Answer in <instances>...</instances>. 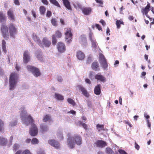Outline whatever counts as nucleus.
<instances>
[{
  "label": "nucleus",
  "instance_id": "1",
  "mask_svg": "<svg viewBox=\"0 0 154 154\" xmlns=\"http://www.w3.org/2000/svg\"><path fill=\"white\" fill-rule=\"evenodd\" d=\"M67 141L69 146L72 149L74 147L75 143L78 145H81L82 143V139L80 136L75 134L72 138L71 137L68 138Z\"/></svg>",
  "mask_w": 154,
  "mask_h": 154
},
{
  "label": "nucleus",
  "instance_id": "2",
  "mask_svg": "<svg viewBox=\"0 0 154 154\" xmlns=\"http://www.w3.org/2000/svg\"><path fill=\"white\" fill-rule=\"evenodd\" d=\"M18 80V75L15 72L11 73L9 77V85L10 90H13Z\"/></svg>",
  "mask_w": 154,
  "mask_h": 154
},
{
  "label": "nucleus",
  "instance_id": "3",
  "mask_svg": "<svg viewBox=\"0 0 154 154\" xmlns=\"http://www.w3.org/2000/svg\"><path fill=\"white\" fill-rule=\"evenodd\" d=\"M8 30L11 38H15V35L17 34V29L13 24H10L8 27Z\"/></svg>",
  "mask_w": 154,
  "mask_h": 154
},
{
  "label": "nucleus",
  "instance_id": "4",
  "mask_svg": "<svg viewBox=\"0 0 154 154\" xmlns=\"http://www.w3.org/2000/svg\"><path fill=\"white\" fill-rule=\"evenodd\" d=\"M65 29L66 30L65 32V39L67 43H70L72 41V29L71 28L69 27L66 28Z\"/></svg>",
  "mask_w": 154,
  "mask_h": 154
},
{
  "label": "nucleus",
  "instance_id": "5",
  "mask_svg": "<svg viewBox=\"0 0 154 154\" xmlns=\"http://www.w3.org/2000/svg\"><path fill=\"white\" fill-rule=\"evenodd\" d=\"M27 68L28 70L31 71L35 77H38L41 75L39 70L38 68L30 65L27 66Z\"/></svg>",
  "mask_w": 154,
  "mask_h": 154
},
{
  "label": "nucleus",
  "instance_id": "6",
  "mask_svg": "<svg viewBox=\"0 0 154 154\" xmlns=\"http://www.w3.org/2000/svg\"><path fill=\"white\" fill-rule=\"evenodd\" d=\"M22 119L23 123L26 125L33 123L34 121L30 115H26L24 117L22 116Z\"/></svg>",
  "mask_w": 154,
  "mask_h": 154
},
{
  "label": "nucleus",
  "instance_id": "7",
  "mask_svg": "<svg viewBox=\"0 0 154 154\" xmlns=\"http://www.w3.org/2000/svg\"><path fill=\"white\" fill-rule=\"evenodd\" d=\"M38 132V129L36 125L34 123L31 124L29 131L30 135L32 136H35L37 135Z\"/></svg>",
  "mask_w": 154,
  "mask_h": 154
},
{
  "label": "nucleus",
  "instance_id": "8",
  "mask_svg": "<svg viewBox=\"0 0 154 154\" xmlns=\"http://www.w3.org/2000/svg\"><path fill=\"white\" fill-rule=\"evenodd\" d=\"M99 61L102 66L105 70L107 69L108 66V64L104 56L101 54L99 56Z\"/></svg>",
  "mask_w": 154,
  "mask_h": 154
},
{
  "label": "nucleus",
  "instance_id": "9",
  "mask_svg": "<svg viewBox=\"0 0 154 154\" xmlns=\"http://www.w3.org/2000/svg\"><path fill=\"white\" fill-rule=\"evenodd\" d=\"M1 31L2 36L4 38H8V29L6 26L4 25H2L1 26Z\"/></svg>",
  "mask_w": 154,
  "mask_h": 154
},
{
  "label": "nucleus",
  "instance_id": "10",
  "mask_svg": "<svg viewBox=\"0 0 154 154\" xmlns=\"http://www.w3.org/2000/svg\"><path fill=\"white\" fill-rule=\"evenodd\" d=\"M57 48L59 52L63 53L66 51V46L63 42H60L57 45Z\"/></svg>",
  "mask_w": 154,
  "mask_h": 154
},
{
  "label": "nucleus",
  "instance_id": "11",
  "mask_svg": "<svg viewBox=\"0 0 154 154\" xmlns=\"http://www.w3.org/2000/svg\"><path fill=\"white\" fill-rule=\"evenodd\" d=\"M48 143L51 146L57 149L60 148V144L58 142L54 139L50 140L48 141Z\"/></svg>",
  "mask_w": 154,
  "mask_h": 154
},
{
  "label": "nucleus",
  "instance_id": "12",
  "mask_svg": "<svg viewBox=\"0 0 154 154\" xmlns=\"http://www.w3.org/2000/svg\"><path fill=\"white\" fill-rule=\"evenodd\" d=\"M151 7L150 4L148 3L147 5L144 8H143L141 11L143 15H145L147 17H148V13L150 11V8Z\"/></svg>",
  "mask_w": 154,
  "mask_h": 154
},
{
  "label": "nucleus",
  "instance_id": "13",
  "mask_svg": "<svg viewBox=\"0 0 154 154\" xmlns=\"http://www.w3.org/2000/svg\"><path fill=\"white\" fill-rule=\"evenodd\" d=\"M30 60V57L28 51H26L23 54V62L25 63H28Z\"/></svg>",
  "mask_w": 154,
  "mask_h": 154
},
{
  "label": "nucleus",
  "instance_id": "14",
  "mask_svg": "<svg viewBox=\"0 0 154 154\" xmlns=\"http://www.w3.org/2000/svg\"><path fill=\"white\" fill-rule=\"evenodd\" d=\"M95 144L97 147L101 148L107 146L106 143L102 140H97L95 142Z\"/></svg>",
  "mask_w": 154,
  "mask_h": 154
},
{
  "label": "nucleus",
  "instance_id": "15",
  "mask_svg": "<svg viewBox=\"0 0 154 154\" xmlns=\"http://www.w3.org/2000/svg\"><path fill=\"white\" fill-rule=\"evenodd\" d=\"M32 38L35 42H38V45L40 47L44 48L43 44L39 39V38L35 33L32 34Z\"/></svg>",
  "mask_w": 154,
  "mask_h": 154
},
{
  "label": "nucleus",
  "instance_id": "16",
  "mask_svg": "<svg viewBox=\"0 0 154 154\" xmlns=\"http://www.w3.org/2000/svg\"><path fill=\"white\" fill-rule=\"evenodd\" d=\"M77 88L80 91L82 94L85 96H88L89 94L87 90L82 86L80 85H78L77 86Z\"/></svg>",
  "mask_w": 154,
  "mask_h": 154
},
{
  "label": "nucleus",
  "instance_id": "17",
  "mask_svg": "<svg viewBox=\"0 0 154 154\" xmlns=\"http://www.w3.org/2000/svg\"><path fill=\"white\" fill-rule=\"evenodd\" d=\"M44 46L46 48H48L50 47L51 44V42L50 41L48 40L46 37H44L43 38L42 42Z\"/></svg>",
  "mask_w": 154,
  "mask_h": 154
},
{
  "label": "nucleus",
  "instance_id": "18",
  "mask_svg": "<svg viewBox=\"0 0 154 154\" xmlns=\"http://www.w3.org/2000/svg\"><path fill=\"white\" fill-rule=\"evenodd\" d=\"M91 68L94 71H99L100 70L99 65L97 62L94 61L92 64Z\"/></svg>",
  "mask_w": 154,
  "mask_h": 154
},
{
  "label": "nucleus",
  "instance_id": "19",
  "mask_svg": "<svg viewBox=\"0 0 154 154\" xmlns=\"http://www.w3.org/2000/svg\"><path fill=\"white\" fill-rule=\"evenodd\" d=\"M95 78L98 81L104 82L106 81V79L104 76L101 75L100 73H98L95 76Z\"/></svg>",
  "mask_w": 154,
  "mask_h": 154
},
{
  "label": "nucleus",
  "instance_id": "20",
  "mask_svg": "<svg viewBox=\"0 0 154 154\" xmlns=\"http://www.w3.org/2000/svg\"><path fill=\"white\" fill-rule=\"evenodd\" d=\"M92 11V8L90 7H85L82 9V12L86 15H89L91 12Z\"/></svg>",
  "mask_w": 154,
  "mask_h": 154
},
{
  "label": "nucleus",
  "instance_id": "21",
  "mask_svg": "<svg viewBox=\"0 0 154 154\" xmlns=\"http://www.w3.org/2000/svg\"><path fill=\"white\" fill-rule=\"evenodd\" d=\"M7 14L9 19L12 20H15V17L12 9H9L7 12Z\"/></svg>",
  "mask_w": 154,
  "mask_h": 154
},
{
  "label": "nucleus",
  "instance_id": "22",
  "mask_svg": "<svg viewBox=\"0 0 154 154\" xmlns=\"http://www.w3.org/2000/svg\"><path fill=\"white\" fill-rule=\"evenodd\" d=\"M76 57L79 60H82L85 58V55L83 52L79 51L76 53Z\"/></svg>",
  "mask_w": 154,
  "mask_h": 154
},
{
  "label": "nucleus",
  "instance_id": "23",
  "mask_svg": "<svg viewBox=\"0 0 154 154\" xmlns=\"http://www.w3.org/2000/svg\"><path fill=\"white\" fill-rule=\"evenodd\" d=\"M62 1L65 7L69 10H72L71 5L68 0H62Z\"/></svg>",
  "mask_w": 154,
  "mask_h": 154
},
{
  "label": "nucleus",
  "instance_id": "24",
  "mask_svg": "<svg viewBox=\"0 0 154 154\" xmlns=\"http://www.w3.org/2000/svg\"><path fill=\"white\" fill-rule=\"evenodd\" d=\"M100 85L98 84L96 86L94 90V93L97 95H99L101 93L100 91Z\"/></svg>",
  "mask_w": 154,
  "mask_h": 154
},
{
  "label": "nucleus",
  "instance_id": "25",
  "mask_svg": "<svg viewBox=\"0 0 154 154\" xmlns=\"http://www.w3.org/2000/svg\"><path fill=\"white\" fill-rule=\"evenodd\" d=\"M51 120V117L49 114H46L43 117V122H44L48 121L50 122Z\"/></svg>",
  "mask_w": 154,
  "mask_h": 154
},
{
  "label": "nucleus",
  "instance_id": "26",
  "mask_svg": "<svg viewBox=\"0 0 154 154\" xmlns=\"http://www.w3.org/2000/svg\"><path fill=\"white\" fill-rule=\"evenodd\" d=\"M7 142L6 139L3 137H0V145L5 146L7 144Z\"/></svg>",
  "mask_w": 154,
  "mask_h": 154
},
{
  "label": "nucleus",
  "instance_id": "27",
  "mask_svg": "<svg viewBox=\"0 0 154 154\" xmlns=\"http://www.w3.org/2000/svg\"><path fill=\"white\" fill-rule=\"evenodd\" d=\"M6 20L5 14L2 11L0 12V22H2Z\"/></svg>",
  "mask_w": 154,
  "mask_h": 154
},
{
  "label": "nucleus",
  "instance_id": "28",
  "mask_svg": "<svg viewBox=\"0 0 154 154\" xmlns=\"http://www.w3.org/2000/svg\"><path fill=\"white\" fill-rule=\"evenodd\" d=\"M96 127L97 129L99 132L101 131H104L105 130L104 126L103 125H100L99 124H97L96 125Z\"/></svg>",
  "mask_w": 154,
  "mask_h": 154
},
{
  "label": "nucleus",
  "instance_id": "29",
  "mask_svg": "<svg viewBox=\"0 0 154 154\" xmlns=\"http://www.w3.org/2000/svg\"><path fill=\"white\" fill-rule=\"evenodd\" d=\"M39 11L41 14L44 15L46 11V8L45 6H41L39 8Z\"/></svg>",
  "mask_w": 154,
  "mask_h": 154
},
{
  "label": "nucleus",
  "instance_id": "30",
  "mask_svg": "<svg viewBox=\"0 0 154 154\" xmlns=\"http://www.w3.org/2000/svg\"><path fill=\"white\" fill-rule=\"evenodd\" d=\"M49 1L53 5L58 7L60 8V5L56 0H49Z\"/></svg>",
  "mask_w": 154,
  "mask_h": 154
},
{
  "label": "nucleus",
  "instance_id": "31",
  "mask_svg": "<svg viewBox=\"0 0 154 154\" xmlns=\"http://www.w3.org/2000/svg\"><path fill=\"white\" fill-rule=\"evenodd\" d=\"M40 128L42 131H46L48 130V127L43 124H41Z\"/></svg>",
  "mask_w": 154,
  "mask_h": 154
},
{
  "label": "nucleus",
  "instance_id": "32",
  "mask_svg": "<svg viewBox=\"0 0 154 154\" xmlns=\"http://www.w3.org/2000/svg\"><path fill=\"white\" fill-rule=\"evenodd\" d=\"M39 143L38 140L36 138H32L31 141V143L32 144H37Z\"/></svg>",
  "mask_w": 154,
  "mask_h": 154
},
{
  "label": "nucleus",
  "instance_id": "33",
  "mask_svg": "<svg viewBox=\"0 0 154 154\" xmlns=\"http://www.w3.org/2000/svg\"><path fill=\"white\" fill-rule=\"evenodd\" d=\"M55 37L56 36L57 38H60L62 36V34L61 32L59 30H57L55 32Z\"/></svg>",
  "mask_w": 154,
  "mask_h": 154
},
{
  "label": "nucleus",
  "instance_id": "34",
  "mask_svg": "<svg viewBox=\"0 0 154 154\" xmlns=\"http://www.w3.org/2000/svg\"><path fill=\"white\" fill-rule=\"evenodd\" d=\"M106 152L108 154H114V152L110 148H106Z\"/></svg>",
  "mask_w": 154,
  "mask_h": 154
},
{
  "label": "nucleus",
  "instance_id": "35",
  "mask_svg": "<svg viewBox=\"0 0 154 154\" xmlns=\"http://www.w3.org/2000/svg\"><path fill=\"white\" fill-rule=\"evenodd\" d=\"M57 42V40L55 37V35H53L52 36V43L53 45H56Z\"/></svg>",
  "mask_w": 154,
  "mask_h": 154
},
{
  "label": "nucleus",
  "instance_id": "36",
  "mask_svg": "<svg viewBox=\"0 0 154 154\" xmlns=\"http://www.w3.org/2000/svg\"><path fill=\"white\" fill-rule=\"evenodd\" d=\"M51 23L54 26H56L57 25L56 20L54 18H53L51 20Z\"/></svg>",
  "mask_w": 154,
  "mask_h": 154
},
{
  "label": "nucleus",
  "instance_id": "37",
  "mask_svg": "<svg viewBox=\"0 0 154 154\" xmlns=\"http://www.w3.org/2000/svg\"><path fill=\"white\" fill-rule=\"evenodd\" d=\"M123 23V22L122 21H121L120 20H117L116 21V25L117 28L118 29L120 28L121 27V24H122Z\"/></svg>",
  "mask_w": 154,
  "mask_h": 154
},
{
  "label": "nucleus",
  "instance_id": "38",
  "mask_svg": "<svg viewBox=\"0 0 154 154\" xmlns=\"http://www.w3.org/2000/svg\"><path fill=\"white\" fill-rule=\"evenodd\" d=\"M4 122L0 119V131H2L4 130Z\"/></svg>",
  "mask_w": 154,
  "mask_h": 154
},
{
  "label": "nucleus",
  "instance_id": "39",
  "mask_svg": "<svg viewBox=\"0 0 154 154\" xmlns=\"http://www.w3.org/2000/svg\"><path fill=\"white\" fill-rule=\"evenodd\" d=\"M67 101L69 103L72 104L73 106H75L76 105V103L74 101L70 98H68L67 100Z\"/></svg>",
  "mask_w": 154,
  "mask_h": 154
},
{
  "label": "nucleus",
  "instance_id": "40",
  "mask_svg": "<svg viewBox=\"0 0 154 154\" xmlns=\"http://www.w3.org/2000/svg\"><path fill=\"white\" fill-rule=\"evenodd\" d=\"M17 124L16 120H15L10 122L9 123V126L10 127H13L16 125Z\"/></svg>",
  "mask_w": 154,
  "mask_h": 154
},
{
  "label": "nucleus",
  "instance_id": "41",
  "mask_svg": "<svg viewBox=\"0 0 154 154\" xmlns=\"http://www.w3.org/2000/svg\"><path fill=\"white\" fill-rule=\"evenodd\" d=\"M57 136L60 140H62L63 138V134L61 132H58L57 134Z\"/></svg>",
  "mask_w": 154,
  "mask_h": 154
},
{
  "label": "nucleus",
  "instance_id": "42",
  "mask_svg": "<svg viewBox=\"0 0 154 154\" xmlns=\"http://www.w3.org/2000/svg\"><path fill=\"white\" fill-rule=\"evenodd\" d=\"M21 154H32L30 151L28 149H25L22 153Z\"/></svg>",
  "mask_w": 154,
  "mask_h": 154
},
{
  "label": "nucleus",
  "instance_id": "43",
  "mask_svg": "<svg viewBox=\"0 0 154 154\" xmlns=\"http://www.w3.org/2000/svg\"><path fill=\"white\" fill-rule=\"evenodd\" d=\"M19 145L17 144H15L13 146L14 150L16 151L19 148Z\"/></svg>",
  "mask_w": 154,
  "mask_h": 154
},
{
  "label": "nucleus",
  "instance_id": "44",
  "mask_svg": "<svg viewBox=\"0 0 154 154\" xmlns=\"http://www.w3.org/2000/svg\"><path fill=\"white\" fill-rule=\"evenodd\" d=\"M93 47L96 48L97 47V43L95 40L91 41Z\"/></svg>",
  "mask_w": 154,
  "mask_h": 154
},
{
  "label": "nucleus",
  "instance_id": "45",
  "mask_svg": "<svg viewBox=\"0 0 154 154\" xmlns=\"http://www.w3.org/2000/svg\"><path fill=\"white\" fill-rule=\"evenodd\" d=\"M95 1L97 3H98L100 5H99V6H101L102 7H103V6H102L101 5H103V1L101 0H95Z\"/></svg>",
  "mask_w": 154,
  "mask_h": 154
},
{
  "label": "nucleus",
  "instance_id": "46",
  "mask_svg": "<svg viewBox=\"0 0 154 154\" xmlns=\"http://www.w3.org/2000/svg\"><path fill=\"white\" fill-rule=\"evenodd\" d=\"M134 147L137 150H138L140 148V146L137 144L135 141L134 142Z\"/></svg>",
  "mask_w": 154,
  "mask_h": 154
},
{
  "label": "nucleus",
  "instance_id": "47",
  "mask_svg": "<svg viewBox=\"0 0 154 154\" xmlns=\"http://www.w3.org/2000/svg\"><path fill=\"white\" fill-rule=\"evenodd\" d=\"M36 54L37 58H38V59L41 60V58H42V53L40 52V54L36 53Z\"/></svg>",
  "mask_w": 154,
  "mask_h": 154
},
{
  "label": "nucleus",
  "instance_id": "48",
  "mask_svg": "<svg viewBox=\"0 0 154 154\" xmlns=\"http://www.w3.org/2000/svg\"><path fill=\"white\" fill-rule=\"evenodd\" d=\"M95 26L96 28L99 30H101L102 31V28L98 24H96L95 25Z\"/></svg>",
  "mask_w": 154,
  "mask_h": 154
},
{
  "label": "nucleus",
  "instance_id": "49",
  "mask_svg": "<svg viewBox=\"0 0 154 154\" xmlns=\"http://www.w3.org/2000/svg\"><path fill=\"white\" fill-rule=\"evenodd\" d=\"M80 124L82 125V126L85 128L86 130H87V125L86 124L84 123H81Z\"/></svg>",
  "mask_w": 154,
  "mask_h": 154
},
{
  "label": "nucleus",
  "instance_id": "50",
  "mask_svg": "<svg viewBox=\"0 0 154 154\" xmlns=\"http://www.w3.org/2000/svg\"><path fill=\"white\" fill-rule=\"evenodd\" d=\"M118 151L120 154H127L125 151L122 149H119Z\"/></svg>",
  "mask_w": 154,
  "mask_h": 154
},
{
  "label": "nucleus",
  "instance_id": "51",
  "mask_svg": "<svg viewBox=\"0 0 154 154\" xmlns=\"http://www.w3.org/2000/svg\"><path fill=\"white\" fill-rule=\"evenodd\" d=\"M75 6L80 9H82V5L79 3H76L75 5Z\"/></svg>",
  "mask_w": 154,
  "mask_h": 154
},
{
  "label": "nucleus",
  "instance_id": "52",
  "mask_svg": "<svg viewBox=\"0 0 154 154\" xmlns=\"http://www.w3.org/2000/svg\"><path fill=\"white\" fill-rule=\"evenodd\" d=\"M55 98L57 101L63 100L64 99L63 97H55Z\"/></svg>",
  "mask_w": 154,
  "mask_h": 154
},
{
  "label": "nucleus",
  "instance_id": "53",
  "mask_svg": "<svg viewBox=\"0 0 154 154\" xmlns=\"http://www.w3.org/2000/svg\"><path fill=\"white\" fill-rule=\"evenodd\" d=\"M52 13L50 11H47L46 14V16L48 17H50L51 16Z\"/></svg>",
  "mask_w": 154,
  "mask_h": 154
},
{
  "label": "nucleus",
  "instance_id": "54",
  "mask_svg": "<svg viewBox=\"0 0 154 154\" xmlns=\"http://www.w3.org/2000/svg\"><path fill=\"white\" fill-rule=\"evenodd\" d=\"M32 13L34 18H36V15L35 13V12L34 10H32Z\"/></svg>",
  "mask_w": 154,
  "mask_h": 154
},
{
  "label": "nucleus",
  "instance_id": "55",
  "mask_svg": "<svg viewBox=\"0 0 154 154\" xmlns=\"http://www.w3.org/2000/svg\"><path fill=\"white\" fill-rule=\"evenodd\" d=\"M37 154H45L44 152V151L41 150L40 149L37 152Z\"/></svg>",
  "mask_w": 154,
  "mask_h": 154
},
{
  "label": "nucleus",
  "instance_id": "56",
  "mask_svg": "<svg viewBox=\"0 0 154 154\" xmlns=\"http://www.w3.org/2000/svg\"><path fill=\"white\" fill-rule=\"evenodd\" d=\"M100 22L103 26H104L106 25L105 22L102 19L100 20Z\"/></svg>",
  "mask_w": 154,
  "mask_h": 154
},
{
  "label": "nucleus",
  "instance_id": "57",
  "mask_svg": "<svg viewBox=\"0 0 154 154\" xmlns=\"http://www.w3.org/2000/svg\"><path fill=\"white\" fill-rule=\"evenodd\" d=\"M89 38L91 40V41H92V40H95L94 38H92V33H90L89 34Z\"/></svg>",
  "mask_w": 154,
  "mask_h": 154
},
{
  "label": "nucleus",
  "instance_id": "58",
  "mask_svg": "<svg viewBox=\"0 0 154 154\" xmlns=\"http://www.w3.org/2000/svg\"><path fill=\"white\" fill-rule=\"evenodd\" d=\"M31 140L30 139L27 138L25 140V142L26 143H29L31 142Z\"/></svg>",
  "mask_w": 154,
  "mask_h": 154
},
{
  "label": "nucleus",
  "instance_id": "59",
  "mask_svg": "<svg viewBox=\"0 0 154 154\" xmlns=\"http://www.w3.org/2000/svg\"><path fill=\"white\" fill-rule=\"evenodd\" d=\"M68 113H70L73 115H75L76 114V112L73 110H71L70 111L68 112Z\"/></svg>",
  "mask_w": 154,
  "mask_h": 154
},
{
  "label": "nucleus",
  "instance_id": "60",
  "mask_svg": "<svg viewBox=\"0 0 154 154\" xmlns=\"http://www.w3.org/2000/svg\"><path fill=\"white\" fill-rule=\"evenodd\" d=\"M42 2L45 5H48V2L47 0H42Z\"/></svg>",
  "mask_w": 154,
  "mask_h": 154
},
{
  "label": "nucleus",
  "instance_id": "61",
  "mask_svg": "<svg viewBox=\"0 0 154 154\" xmlns=\"http://www.w3.org/2000/svg\"><path fill=\"white\" fill-rule=\"evenodd\" d=\"M14 3L15 4L17 5H20V2L18 0H14Z\"/></svg>",
  "mask_w": 154,
  "mask_h": 154
},
{
  "label": "nucleus",
  "instance_id": "62",
  "mask_svg": "<svg viewBox=\"0 0 154 154\" xmlns=\"http://www.w3.org/2000/svg\"><path fill=\"white\" fill-rule=\"evenodd\" d=\"M6 42L5 41L3 40L2 41V47H4L6 46Z\"/></svg>",
  "mask_w": 154,
  "mask_h": 154
},
{
  "label": "nucleus",
  "instance_id": "63",
  "mask_svg": "<svg viewBox=\"0 0 154 154\" xmlns=\"http://www.w3.org/2000/svg\"><path fill=\"white\" fill-rule=\"evenodd\" d=\"M85 82L86 83L89 84H91V82L89 80V79H85Z\"/></svg>",
  "mask_w": 154,
  "mask_h": 154
},
{
  "label": "nucleus",
  "instance_id": "64",
  "mask_svg": "<svg viewBox=\"0 0 154 154\" xmlns=\"http://www.w3.org/2000/svg\"><path fill=\"white\" fill-rule=\"evenodd\" d=\"M109 32H110L109 29L108 27H107V29H106V34L107 35H110V33Z\"/></svg>",
  "mask_w": 154,
  "mask_h": 154
}]
</instances>
